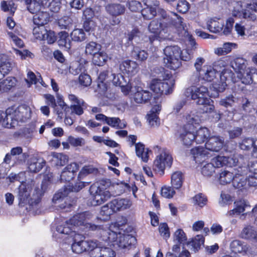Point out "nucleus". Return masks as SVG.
Instances as JSON below:
<instances>
[{"label":"nucleus","instance_id":"59","mask_svg":"<svg viewBox=\"0 0 257 257\" xmlns=\"http://www.w3.org/2000/svg\"><path fill=\"white\" fill-rule=\"evenodd\" d=\"M234 102L235 98L233 95L231 94L224 98L221 99L219 103L222 106L228 107L232 106Z\"/></svg>","mask_w":257,"mask_h":257},{"label":"nucleus","instance_id":"19","mask_svg":"<svg viewBox=\"0 0 257 257\" xmlns=\"http://www.w3.org/2000/svg\"><path fill=\"white\" fill-rule=\"evenodd\" d=\"M238 172H237L236 175L235 176L233 180L232 185L235 189L238 191L246 190L248 188V185L247 184V178L242 174L238 173Z\"/></svg>","mask_w":257,"mask_h":257},{"label":"nucleus","instance_id":"12","mask_svg":"<svg viewBox=\"0 0 257 257\" xmlns=\"http://www.w3.org/2000/svg\"><path fill=\"white\" fill-rule=\"evenodd\" d=\"M115 251L110 247L100 246L96 240V245L90 252V257H114Z\"/></svg>","mask_w":257,"mask_h":257},{"label":"nucleus","instance_id":"43","mask_svg":"<svg viewBox=\"0 0 257 257\" xmlns=\"http://www.w3.org/2000/svg\"><path fill=\"white\" fill-rule=\"evenodd\" d=\"M106 54L103 52H98L92 58V62L97 66H103L107 60Z\"/></svg>","mask_w":257,"mask_h":257},{"label":"nucleus","instance_id":"63","mask_svg":"<svg viewBox=\"0 0 257 257\" xmlns=\"http://www.w3.org/2000/svg\"><path fill=\"white\" fill-rule=\"evenodd\" d=\"M175 193L174 188L171 187H164L161 190V195L162 196L167 198H171L173 197Z\"/></svg>","mask_w":257,"mask_h":257},{"label":"nucleus","instance_id":"61","mask_svg":"<svg viewBox=\"0 0 257 257\" xmlns=\"http://www.w3.org/2000/svg\"><path fill=\"white\" fill-rule=\"evenodd\" d=\"M177 9L180 13H185L189 9V4L186 0H179Z\"/></svg>","mask_w":257,"mask_h":257},{"label":"nucleus","instance_id":"25","mask_svg":"<svg viewBox=\"0 0 257 257\" xmlns=\"http://www.w3.org/2000/svg\"><path fill=\"white\" fill-rule=\"evenodd\" d=\"M194 160L196 163H201L204 162L208 157V154L205 149L203 148L196 147L191 150Z\"/></svg>","mask_w":257,"mask_h":257},{"label":"nucleus","instance_id":"45","mask_svg":"<svg viewBox=\"0 0 257 257\" xmlns=\"http://www.w3.org/2000/svg\"><path fill=\"white\" fill-rule=\"evenodd\" d=\"M230 247L232 252L235 253H240L246 251L247 250L246 246L239 240H234L232 241L230 244Z\"/></svg>","mask_w":257,"mask_h":257},{"label":"nucleus","instance_id":"11","mask_svg":"<svg viewBox=\"0 0 257 257\" xmlns=\"http://www.w3.org/2000/svg\"><path fill=\"white\" fill-rule=\"evenodd\" d=\"M173 83L172 81H162L160 79L152 80L150 88L158 95L169 94L173 91Z\"/></svg>","mask_w":257,"mask_h":257},{"label":"nucleus","instance_id":"1","mask_svg":"<svg viewBox=\"0 0 257 257\" xmlns=\"http://www.w3.org/2000/svg\"><path fill=\"white\" fill-rule=\"evenodd\" d=\"M43 194L42 187L37 186L34 180L23 183L18 188L19 205L24 206L28 204L31 208H34L39 206Z\"/></svg>","mask_w":257,"mask_h":257},{"label":"nucleus","instance_id":"32","mask_svg":"<svg viewBox=\"0 0 257 257\" xmlns=\"http://www.w3.org/2000/svg\"><path fill=\"white\" fill-rule=\"evenodd\" d=\"M137 156L141 158L143 161L147 162L149 159V154L151 152L148 149L145 148L142 143H137L135 145Z\"/></svg>","mask_w":257,"mask_h":257},{"label":"nucleus","instance_id":"33","mask_svg":"<svg viewBox=\"0 0 257 257\" xmlns=\"http://www.w3.org/2000/svg\"><path fill=\"white\" fill-rule=\"evenodd\" d=\"M231 67L237 73L243 76L244 71L246 68L245 60L242 58H237L231 63Z\"/></svg>","mask_w":257,"mask_h":257},{"label":"nucleus","instance_id":"20","mask_svg":"<svg viewBox=\"0 0 257 257\" xmlns=\"http://www.w3.org/2000/svg\"><path fill=\"white\" fill-rule=\"evenodd\" d=\"M152 97V93L148 90H144L138 87L134 95V100L138 103H146Z\"/></svg>","mask_w":257,"mask_h":257},{"label":"nucleus","instance_id":"53","mask_svg":"<svg viewBox=\"0 0 257 257\" xmlns=\"http://www.w3.org/2000/svg\"><path fill=\"white\" fill-rule=\"evenodd\" d=\"M109 74L108 71H104L101 72L98 77L97 87L102 91L106 89V83L104 82Z\"/></svg>","mask_w":257,"mask_h":257},{"label":"nucleus","instance_id":"18","mask_svg":"<svg viewBox=\"0 0 257 257\" xmlns=\"http://www.w3.org/2000/svg\"><path fill=\"white\" fill-rule=\"evenodd\" d=\"M240 236L243 239L257 242V230L252 226H245L242 229Z\"/></svg>","mask_w":257,"mask_h":257},{"label":"nucleus","instance_id":"57","mask_svg":"<svg viewBox=\"0 0 257 257\" xmlns=\"http://www.w3.org/2000/svg\"><path fill=\"white\" fill-rule=\"evenodd\" d=\"M201 173L204 176H211L215 173V168L211 162L207 163L202 167Z\"/></svg>","mask_w":257,"mask_h":257},{"label":"nucleus","instance_id":"2","mask_svg":"<svg viewBox=\"0 0 257 257\" xmlns=\"http://www.w3.org/2000/svg\"><path fill=\"white\" fill-rule=\"evenodd\" d=\"M184 94L187 97L196 100L198 105H202L201 109L203 112L209 113L214 110V106L211 104L212 100L208 97V90L206 87L191 85L186 88Z\"/></svg>","mask_w":257,"mask_h":257},{"label":"nucleus","instance_id":"22","mask_svg":"<svg viewBox=\"0 0 257 257\" xmlns=\"http://www.w3.org/2000/svg\"><path fill=\"white\" fill-rule=\"evenodd\" d=\"M110 204L115 212H117L130 208L132 205V202L127 199H115L110 202Z\"/></svg>","mask_w":257,"mask_h":257},{"label":"nucleus","instance_id":"23","mask_svg":"<svg viewBox=\"0 0 257 257\" xmlns=\"http://www.w3.org/2000/svg\"><path fill=\"white\" fill-rule=\"evenodd\" d=\"M106 12L112 16H117L124 13L125 8L120 4H110L105 7Z\"/></svg>","mask_w":257,"mask_h":257},{"label":"nucleus","instance_id":"60","mask_svg":"<svg viewBox=\"0 0 257 257\" xmlns=\"http://www.w3.org/2000/svg\"><path fill=\"white\" fill-rule=\"evenodd\" d=\"M79 82L80 84L84 86H89L92 82L90 76L87 74H81L79 77Z\"/></svg>","mask_w":257,"mask_h":257},{"label":"nucleus","instance_id":"51","mask_svg":"<svg viewBox=\"0 0 257 257\" xmlns=\"http://www.w3.org/2000/svg\"><path fill=\"white\" fill-rule=\"evenodd\" d=\"M228 162V158L223 156H218L211 159V164L215 168H220L226 165Z\"/></svg>","mask_w":257,"mask_h":257},{"label":"nucleus","instance_id":"64","mask_svg":"<svg viewBox=\"0 0 257 257\" xmlns=\"http://www.w3.org/2000/svg\"><path fill=\"white\" fill-rule=\"evenodd\" d=\"M96 26V23L92 20H85L83 25L84 29L87 32L93 31Z\"/></svg>","mask_w":257,"mask_h":257},{"label":"nucleus","instance_id":"28","mask_svg":"<svg viewBox=\"0 0 257 257\" xmlns=\"http://www.w3.org/2000/svg\"><path fill=\"white\" fill-rule=\"evenodd\" d=\"M49 21V15L46 12L41 11L33 17V22L35 25L38 26H43Z\"/></svg>","mask_w":257,"mask_h":257},{"label":"nucleus","instance_id":"46","mask_svg":"<svg viewBox=\"0 0 257 257\" xmlns=\"http://www.w3.org/2000/svg\"><path fill=\"white\" fill-rule=\"evenodd\" d=\"M106 123L110 126L119 128H125L126 125L125 122H121L120 119L118 117H107Z\"/></svg>","mask_w":257,"mask_h":257},{"label":"nucleus","instance_id":"54","mask_svg":"<svg viewBox=\"0 0 257 257\" xmlns=\"http://www.w3.org/2000/svg\"><path fill=\"white\" fill-rule=\"evenodd\" d=\"M255 142L253 139L245 138L238 143L239 148L242 150H249L254 145Z\"/></svg>","mask_w":257,"mask_h":257},{"label":"nucleus","instance_id":"8","mask_svg":"<svg viewBox=\"0 0 257 257\" xmlns=\"http://www.w3.org/2000/svg\"><path fill=\"white\" fill-rule=\"evenodd\" d=\"M247 4L246 9L243 10L242 3L240 1L236 2L233 4V9L232 11V15L235 17L243 18L249 21H254L257 19V14L253 9L249 8Z\"/></svg>","mask_w":257,"mask_h":257},{"label":"nucleus","instance_id":"13","mask_svg":"<svg viewBox=\"0 0 257 257\" xmlns=\"http://www.w3.org/2000/svg\"><path fill=\"white\" fill-rule=\"evenodd\" d=\"M224 143V139L219 136L209 137L205 143L206 150L215 152L220 151Z\"/></svg>","mask_w":257,"mask_h":257},{"label":"nucleus","instance_id":"4","mask_svg":"<svg viewBox=\"0 0 257 257\" xmlns=\"http://www.w3.org/2000/svg\"><path fill=\"white\" fill-rule=\"evenodd\" d=\"M109 185V180H101L91 185L89 192L92 196L91 204L92 205H101L110 198V193L105 190Z\"/></svg>","mask_w":257,"mask_h":257},{"label":"nucleus","instance_id":"17","mask_svg":"<svg viewBox=\"0 0 257 257\" xmlns=\"http://www.w3.org/2000/svg\"><path fill=\"white\" fill-rule=\"evenodd\" d=\"M237 171L235 169L230 168L229 170H221L219 173L218 181L220 184L226 185L232 182L235 175H236Z\"/></svg>","mask_w":257,"mask_h":257},{"label":"nucleus","instance_id":"52","mask_svg":"<svg viewBox=\"0 0 257 257\" xmlns=\"http://www.w3.org/2000/svg\"><path fill=\"white\" fill-rule=\"evenodd\" d=\"M58 24L61 29H69L72 26V20L68 16H64L58 20Z\"/></svg>","mask_w":257,"mask_h":257},{"label":"nucleus","instance_id":"38","mask_svg":"<svg viewBox=\"0 0 257 257\" xmlns=\"http://www.w3.org/2000/svg\"><path fill=\"white\" fill-rule=\"evenodd\" d=\"M114 212H115L114 210H113V208L111 206L110 202H109L107 204L103 206L101 208L100 214L102 216V218L97 217V218L103 221L108 220L110 218V216Z\"/></svg>","mask_w":257,"mask_h":257},{"label":"nucleus","instance_id":"55","mask_svg":"<svg viewBox=\"0 0 257 257\" xmlns=\"http://www.w3.org/2000/svg\"><path fill=\"white\" fill-rule=\"evenodd\" d=\"M193 201L195 205L203 207L207 204V198L205 195L199 193L193 198Z\"/></svg>","mask_w":257,"mask_h":257},{"label":"nucleus","instance_id":"5","mask_svg":"<svg viewBox=\"0 0 257 257\" xmlns=\"http://www.w3.org/2000/svg\"><path fill=\"white\" fill-rule=\"evenodd\" d=\"M11 111L12 109H7L5 116L7 123H10L11 126H14L19 121L24 122L31 117V109L26 106H19L12 113Z\"/></svg>","mask_w":257,"mask_h":257},{"label":"nucleus","instance_id":"7","mask_svg":"<svg viewBox=\"0 0 257 257\" xmlns=\"http://www.w3.org/2000/svg\"><path fill=\"white\" fill-rule=\"evenodd\" d=\"M191 116H188V123L184 125L181 127L178 132V138L182 142V144L186 146L189 147L194 143V133L192 132L191 130L193 127L192 125L193 123H196V120L192 117Z\"/></svg>","mask_w":257,"mask_h":257},{"label":"nucleus","instance_id":"6","mask_svg":"<svg viewBox=\"0 0 257 257\" xmlns=\"http://www.w3.org/2000/svg\"><path fill=\"white\" fill-rule=\"evenodd\" d=\"M96 245V240L91 239L85 240L84 235L75 234L73 237V242L71 245V249L74 253L80 254L85 252H90Z\"/></svg>","mask_w":257,"mask_h":257},{"label":"nucleus","instance_id":"16","mask_svg":"<svg viewBox=\"0 0 257 257\" xmlns=\"http://www.w3.org/2000/svg\"><path fill=\"white\" fill-rule=\"evenodd\" d=\"M234 205V208L229 211L227 213V215L232 216L235 214L239 215L241 213L245 211L246 209H250L251 207L249 202L244 199H241L235 201Z\"/></svg>","mask_w":257,"mask_h":257},{"label":"nucleus","instance_id":"34","mask_svg":"<svg viewBox=\"0 0 257 257\" xmlns=\"http://www.w3.org/2000/svg\"><path fill=\"white\" fill-rule=\"evenodd\" d=\"M173 16L174 17H170V20L168 22H165V26L168 27L173 26L180 30L184 29V24L182 21V18L175 14Z\"/></svg>","mask_w":257,"mask_h":257},{"label":"nucleus","instance_id":"30","mask_svg":"<svg viewBox=\"0 0 257 257\" xmlns=\"http://www.w3.org/2000/svg\"><path fill=\"white\" fill-rule=\"evenodd\" d=\"M224 24L219 20L210 19L207 22V28L212 33H217L222 30Z\"/></svg>","mask_w":257,"mask_h":257},{"label":"nucleus","instance_id":"58","mask_svg":"<svg viewBox=\"0 0 257 257\" xmlns=\"http://www.w3.org/2000/svg\"><path fill=\"white\" fill-rule=\"evenodd\" d=\"M85 104L84 101L83 103L80 104H73L70 106L71 114H76L77 115H81L84 112L83 106Z\"/></svg>","mask_w":257,"mask_h":257},{"label":"nucleus","instance_id":"21","mask_svg":"<svg viewBox=\"0 0 257 257\" xmlns=\"http://www.w3.org/2000/svg\"><path fill=\"white\" fill-rule=\"evenodd\" d=\"M136 240L135 238L130 234H119V237L114 246H117L121 248H126L131 245Z\"/></svg>","mask_w":257,"mask_h":257},{"label":"nucleus","instance_id":"39","mask_svg":"<svg viewBox=\"0 0 257 257\" xmlns=\"http://www.w3.org/2000/svg\"><path fill=\"white\" fill-rule=\"evenodd\" d=\"M183 174L180 171H177L172 174L171 176V184L174 188L179 189L182 185Z\"/></svg>","mask_w":257,"mask_h":257},{"label":"nucleus","instance_id":"10","mask_svg":"<svg viewBox=\"0 0 257 257\" xmlns=\"http://www.w3.org/2000/svg\"><path fill=\"white\" fill-rule=\"evenodd\" d=\"M173 162V158L170 152L163 149L160 155L158 156L154 162L153 170L157 172H164L165 167L170 168Z\"/></svg>","mask_w":257,"mask_h":257},{"label":"nucleus","instance_id":"29","mask_svg":"<svg viewBox=\"0 0 257 257\" xmlns=\"http://www.w3.org/2000/svg\"><path fill=\"white\" fill-rule=\"evenodd\" d=\"M58 44L60 47H63L66 50H69L71 47V41L69 38V34L65 31L58 33Z\"/></svg>","mask_w":257,"mask_h":257},{"label":"nucleus","instance_id":"35","mask_svg":"<svg viewBox=\"0 0 257 257\" xmlns=\"http://www.w3.org/2000/svg\"><path fill=\"white\" fill-rule=\"evenodd\" d=\"M68 156L62 153H54L52 155V162L56 166H63L68 161Z\"/></svg>","mask_w":257,"mask_h":257},{"label":"nucleus","instance_id":"31","mask_svg":"<svg viewBox=\"0 0 257 257\" xmlns=\"http://www.w3.org/2000/svg\"><path fill=\"white\" fill-rule=\"evenodd\" d=\"M13 64L8 56L0 54V70L8 74L12 69Z\"/></svg>","mask_w":257,"mask_h":257},{"label":"nucleus","instance_id":"36","mask_svg":"<svg viewBox=\"0 0 257 257\" xmlns=\"http://www.w3.org/2000/svg\"><path fill=\"white\" fill-rule=\"evenodd\" d=\"M101 234L103 240L112 243L113 246L118 238L117 233L110 229L104 230L103 229Z\"/></svg>","mask_w":257,"mask_h":257},{"label":"nucleus","instance_id":"37","mask_svg":"<svg viewBox=\"0 0 257 257\" xmlns=\"http://www.w3.org/2000/svg\"><path fill=\"white\" fill-rule=\"evenodd\" d=\"M233 75L232 72L230 70L227 69L223 70L221 73H219L221 86L218 88L219 91H223L225 89L227 86L226 81L230 79H232Z\"/></svg>","mask_w":257,"mask_h":257},{"label":"nucleus","instance_id":"44","mask_svg":"<svg viewBox=\"0 0 257 257\" xmlns=\"http://www.w3.org/2000/svg\"><path fill=\"white\" fill-rule=\"evenodd\" d=\"M70 36L73 41L75 42H82L86 39V35L83 29H75L70 33Z\"/></svg>","mask_w":257,"mask_h":257},{"label":"nucleus","instance_id":"27","mask_svg":"<svg viewBox=\"0 0 257 257\" xmlns=\"http://www.w3.org/2000/svg\"><path fill=\"white\" fill-rule=\"evenodd\" d=\"M194 142L200 144L207 141L210 137L209 130L206 127H201L194 133Z\"/></svg>","mask_w":257,"mask_h":257},{"label":"nucleus","instance_id":"3","mask_svg":"<svg viewBox=\"0 0 257 257\" xmlns=\"http://www.w3.org/2000/svg\"><path fill=\"white\" fill-rule=\"evenodd\" d=\"M163 62L165 66L175 70L182 65L181 60L187 61L189 58L181 56L182 51L177 46H168L164 49Z\"/></svg>","mask_w":257,"mask_h":257},{"label":"nucleus","instance_id":"26","mask_svg":"<svg viewBox=\"0 0 257 257\" xmlns=\"http://www.w3.org/2000/svg\"><path fill=\"white\" fill-rule=\"evenodd\" d=\"M45 163L42 159L33 157L28 162V169L32 172L36 173L42 169Z\"/></svg>","mask_w":257,"mask_h":257},{"label":"nucleus","instance_id":"48","mask_svg":"<svg viewBox=\"0 0 257 257\" xmlns=\"http://www.w3.org/2000/svg\"><path fill=\"white\" fill-rule=\"evenodd\" d=\"M98 172V169L92 165H87L84 166L79 173L78 178L83 179L87 175L90 174H96Z\"/></svg>","mask_w":257,"mask_h":257},{"label":"nucleus","instance_id":"9","mask_svg":"<svg viewBox=\"0 0 257 257\" xmlns=\"http://www.w3.org/2000/svg\"><path fill=\"white\" fill-rule=\"evenodd\" d=\"M83 217L81 213L74 215L69 219V222L66 221L64 224L58 225L56 227L57 232L60 234H69L72 232V226H84L85 222H84Z\"/></svg>","mask_w":257,"mask_h":257},{"label":"nucleus","instance_id":"42","mask_svg":"<svg viewBox=\"0 0 257 257\" xmlns=\"http://www.w3.org/2000/svg\"><path fill=\"white\" fill-rule=\"evenodd\" d=\"M203 73H199L202 76L204 80L207 81H211L216 78L218 73L213 68L209 66L206 70H203Z\"/></svg>","mask_w":257,"mask_h":257},{"label":"nucleus","instance_id":"24","mask_svg":"<svg viewBox=\"0 0 257 257\" xmlns=\"http://www.w3.org/2000/svg\"><path fill=\"white\" fill-rule=\"evenodd\" d=\"M165 21H162L161 19H155L152 20L148 26L149 31L155 35H158L163 30L165 26Z\"/></svg>","mask_w":257,"mask_h":257},{"label":"nucleus","instance_id":"50","mask_svg":"<svg viewBox=\"0 0 257 257\" xmlns=\"http://www.w3.org/2000/svg\"><path fill=\"white\" fill-rule=\"evenodd\" d=\"M204 238L202 235H197L191 241L188 243V245L191 246L195 251H197L200 246L204 244Z\"/></svg>","mask_w":257,"mask_h":257},{"label":"nucleus","instance_id":"62","mask_svg":"<svg viewBox=\"0 0 257 257\" xmlns=\"http://www.w3.org/2000/svg\"><path fill=\"white\" fill-rule=\"evenodd\" d=\"M174 236L175 239L179 243H183L187 240V237L183 230L181 229H178L174 233Z\"/></svg>","mask_w":257,"mask_h":257},{"label":"nucleus","instance_id":"40","mask_svg":"<svg viewBox=\"0 0 257 257\" xmlns=\"http://www.w3.org/2000/svg\"><path fill=\"white\" fill-rule=\"evenodd\" d=\"M16 80L14 77H8L0 83L1 92L7 91L15 86Z\"/></svg>","mask_w":257,"mask_h":257},{"label":"nucleus","instance_id":"15","mask_svg":"<svg viewBox=\"0 0 257 257\" xmlns=\"http://www.w3.org/2000/svg\"><path fill=\"white\" fill-rule=\"evenodd\" d=\"M119 68L123 73L127 74L129 76L135 75L139 70L136 62L128 60L122 61L119 65Z\"/></svg>","mask_w":257,"mask_h":257},{"label":"nucleus","instance_id":"47","mask_svg":"<svg viewBox=\"0 0 257 257\" xmlns=\"http://www.w3.org/2000/svg\"><path fill=\"white\" fill-rule=\"evenodd\" d=\"M132 55L133 57L141 61L146 60L148 57V54L146 51L141 50L137 47L134 48Z\"/></svg>","mask_w":257,"mask_h":257},{"label":"nucleus","instance_id":"41","mask_svg":"<svg viewBox=\"0 0 257 257\" xmlns=\"http://www.w3.org/2000/svg\"><path fill=\"white\" fill-rule=\"evenodd\" d=\"M101 46L95 42H90L86 45L85 53L87 55H92L93 56L97 52L100 51Z\"/></svg>","mask_w":257,"mask_h":257},{"label":"nucleus","instance_id":"14","mask_svg":"<svg viewBox=\"0 0 257 257\" xmlns=\"http://www.w3.org/2000/svg\"><path fill=\"white\" fill-rule=\"evenodd\" d=\"M78 169L79 166L77 163H72L69 164L63 169L61 173V180L64 182H69L73 180Z\"/></svg>","mask_w":257,"mask_h":257},{"label":"nucleus","instance_id":"49","mask_svg":"<svg viewBox=\"0 0 257 257\" xmlns=\"http://www.w3.org/2000/svg\"><path fill=\"white\" fill-rule=\"evenodd\" d=\"M26 3L28 11L32 14H36L41 11L38 0H26Z\"/></svg>","mask_w":257,"mask_h":257},{"label":"nucleus","instance_id":"56","mask_svg":"<svg viewBox=\"0 0 257 257\" xmlns=\"http://www.w3.org/2000/svg\"><path fill=\"white\" fill-rule=\"evenodd\" d=\"M141 14L145 19L150 20L156 16L157 10L146 7L142 10Z\"/></svg>","mask_w":257,"mask_h":257}]
</instances>
